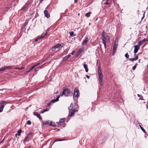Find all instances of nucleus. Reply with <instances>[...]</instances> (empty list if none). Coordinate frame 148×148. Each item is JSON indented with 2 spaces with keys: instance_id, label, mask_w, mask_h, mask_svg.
<instances>
[{
  "instance_id": "obj_43",
  "label": "nucleus",
  "mask_w": 148,
  "mask_h": 148,
  "mask_svg": "<svg viewBox=\"0 0 148 148\" xmlns=\"http://www.w3.org/2000/svg\"><path fill=\"white\" fill-rule=\"evenodd\" d=\"M38 16V13L37 10V12L34 18H36Z\"/></svg>"
},
{
  "instance_id": "obj_64",
  "label": "nucleus",
  "mask_w": 148,
  "mask_h": 148,
  "mask_svg": "<svg viewBox=\"0 0 148 148\" xmlns=\"http://www.w3.org/2000/svg\"><path fill=\"white\" fill-rule=\"evenodd\" d=\"M5 90V89H4V88H3V89H0V90Z\"/></svg>"
},
{
  "instance_id": "obj_52",
  "label": "nucleus",
  "mask_w": 148,
  "mask_h": 148,
  "mask_svg": "<svg viewBox=\"0 0 148 148\" xmlns=\"http://www.w3.org/2000/svg\"><path fill=\"white\" fill-rule=\"evenodd\" d=\"M54 130H55L56 131H60V130L58 128H55L54 129Z\"/></svg>"
},
{
  "instance_id": "obj_28",
  "label": "nucleus",
  "mask_w": 148,
  "mask_h": 148,
  "mask_svg": "<svg viewBox=\"0 0 148 148\" xmlns=\"http://www.w3.org/2000/svg\"><path fill=\"white\" fill-rule=\"evenodd\" d=\"M29 139V138L28 136H27L26 137L24 140L23 142L24 143H25V142H26L27 140H28Z\"/></svg>"
},
{
  "instance_id": "obj_57",
  "label": "nucleus",
  "mask_w": 148,
  "mask_h": 148,
  "mask_svg": "<svg viewBox=\"0 0 148 148\" xmlns=\"http://www.w3.org/2000/svg\"><path fill=\"white\" fill-rule=\"evenodd\" d=\"M50 104H51V103L50 102H49V103H47V106H49L50 105Z\"/></svg>"
},
{
  "instance_id": "obj_33",
  "label": "nucleus",
  "mask_w": 148,
  "mask_h": 148,
  "mask_svg": "<svg viewBox=\"0 0 148 148\" xmlns=\"http://www.w3.org/2000/svg\"><path fill=\"white\" fill-rule=\"evenodd\" d=\"M24 67H19V68H17V67H16L15 68V69H18V70H23V69H24Z\"/></svg>"
},
{
  "instance_id": "obj_59",
  "label": "nucleus",
  "mask_w": 148,
  "mask_h": 148,
  "mask_svg": "<svg viewBox=\"0 0 148 148\" xmlns=\"http://www.w3.org/2000/svg\"><path fill=\"white\" fill-rule=\"evenodd\" d=\"M74 51H73L71 53H70V54L72 55H73L74 54Z\"/></svg>"
},
{
  "instance_id": "obj_16",
  "label": "nucleus",
  "mask_w": 148,
  "mask_h": 148,
  "mask_svg": "<svg viewBox=\"0 0 148 148\" xmlns=\"http://www.w3.org/2000/svg\"><path fill=\"white\" fill-rule=\"evenodd\" d=\"M85 69V71L86 72H88V65L85 64L83 65Z\"/></svg>"
},
{
  "instance_id": "obj_7",
  "label": "nucleus",
  "mask_w": 148,
  "mask_h": 148,
  "mask_svg": "<svg viewBox=\"0 0 148 148\" xmlns=\"http://www.w3.org/2000/svg\"><path fill=\"white\" fill-rule=\"evenodd\" d=\"M106 35H101V39L103 41V42L105 48H106Z\"/></svg>"
},
{
  "instance_id": "obj_31",
  "label": "nucleus",
  "mask_w": 148,
  "mask_h": 148,
  "mask_svg": "<svg viewBox=\"0 0 148 148\" xmlns=\"http://www.w3.org/2000/svg\"><path fill=\"white\" fill-rule=\"evenodd\" d=\"M137 65L138 64L137 63H136L135 65L132 67V69L133 70H135Z\"/></svg>"
},
{
  "instance_id": "obj_61",
  "label": "nucleus",
  "mask_w": 148,
  "mask_h": 148,
  "mask_svg": "<svg viewBox=\"0 0 148 148\" xmlns=\"http://www.w3.org/2000/svg\"><path fill=\"white\" fill-rule=\"evenodd\" d=\"M35 67V66H34V65L33 66H32L31 68L33 69Z\"/></svg>"
},
{
  "instance_id": "obj_13",
  "label": "nucleus",
  "mask_w": 148,
  "mask_h": 148,
  "mask_svg": "<svg viewBox=\"0 0 148 148\" xmlns=\"http://www.w3.org/2000/svg\"><path fill=\"white\" fill-rule=\"evenodd\" d=\"M60 96H57V97L55 99H52L51 101V102L52 103H54L58 101L59 100V98L60 97Z\"/></svg>"
},
{
  "instance_id": "obj_51",
  "label": "nucleus",
  "mask_w": 148,
  "mask_h": 148,
  "mask_svg": "<svg viewBox=\"0 0 148 148\" xmlns=\"http://www.w3.org/2000/svg\"><path fill=\"white\" fill-rule=\"evenodd\" d=\"M141 41H142L143 43L144 42H145L146 41V40L145 39V38H144V39H143Z\"/></svg>"
},
{
  "instance_id": "obj_55",
  "label": "nucleus",
  "mask_w": 148,
  "mask_h": 148,
  "mask_svg": "<svg viewBox=\"0 0 148 148\" xmlns=\"http://www.w3.org/2000/svg\"><path fill=\"white\" fill-rule=\"evenodd\" d=\"M115 40H116V41H117L118 42V38L117 37H116V39H115Z\"/></svg>"
},
{
  "instance_id": "obj_36",
  "label": "nucleus",
  "mask_w": 148,
  "mask_h": 148,
  "mask_svg": "<svg viewBox=\"0 0 148 148\" xmlns=\"http://www.w3.org/2000/svg\"><path fill=\"white\" fill-rule=\"evenodd\" d=\"M6 102V101H5L4 100H1L0 101V104H2L3 103H4Z\"/></svg>"
},
{
  "instance_id": "obj_47",
  "label": "nucleus",
  "mask_w": 148,
  "mask_h": 148,
  "mask_svg": "<svg viewBox=\"0 0 148 148\" xmlns=\"http://www.w3.org/2000/svg\"><path fill=\"white\" fill-rule=\"evenodd\" d=\"M141 97L140 98L138 99V100H144V99L143 98V97L142 96H141Z\"/></svg>"
},
{
  "instance_id": "obj_54",
  "label": "nucleus",
  "mask_w": 148,
  "mask_h": 148,
  "mask_svg": "<svg viewBox=\"0 0 148 148\" xmlns=\"http://www.w3.org/2000/svg\"><path fill=\"white\" fill-rule=\"evenodd\" d=\"M145 17V13L143 14V16L141 18V21Z\"/></svg>"
},
{
  "instance_id": "obj_49",
  "label": "nucleus",
  "mask_w": 148,
  "mask_h": 148,
  "mask_svg": "<svg viewBox=\"0 0 148 148\" xmlns=\"http://www.w3.org/2000/svg\"><path fill=\"white\" fill-rule=\"evenodd\" d=\"M30 72H31V71L29 70H28L26 71L25 73L27 74V73H29Z\"/></svg>"
},
{
  "instance_id": "obj_50",
  "label": "nucleus",
  "mask_w": 148,
  "mask_h": 148,
  "mask_svg": "<svg viewBox=\"0 0 148 148\" xmlns=\"http://www.w3.org/2000/svg\"><path fill=\"white\" fill-rule=\"evenodd\" d=\"M40 63H41L40 62L38 63H37V64H36L34 65V66H35V67H36V66H37L39 65L40 64Z\"/></svg>"
},
{
  "instance_id": "obj_63",
  "label": "nucleus",
  "mask_w": 148,
  "mask_h": 148,
  "mask_svg": "<svg viewBox=\"0 0 148 148\" xmlns=\"http://www.w3.org/2000/svg\"><path fill=\"white\" fill-rule=\"evenodd\" d=\"M58 93H59V92H58V91H56V92L55 93H56V94H58Z\"/></svg>"
},
{
  "instance_id": "obj_22",
  "label": "nucleus",
  "mask_w": 148,
  "mask_h": 148,
  "mask_svg": "<svg viewBox=\"0 0 148 148\" xmlns=\"http://www.w3.org/2000/svg\"><path fill=\"white\" fill-rule=\"evenodd\" d=\"M91 12H89L87 13H86L85 14V16L87 17V18L89 17L90 16V14H91Z\"/></svg>"
},
{
  "instance_id": "obj_26",
  "label": "nucleus",
  "mask_w": 148,
  "mask_h": 148,
  "mask_svg": "<svg viewBox=\"0 0 148 148\" xmlns=\"http://www.w3.org/2000/svg\"><path fill=\"white\" fill-rule=\"evenodd\" d=\"M139 126L140 128L143 131V132L144 133H145L146 131L141 126V125H139Z\"/></svg>"
},
{
  "instance_id": "obj_39",
  "label": "nucleus",
  "mask_w": 148,
  "mask_h": 148,
  "mask_svg": "<svg viewBox=\"0 0 148 148\" xmlns=\"http://www.w3.org/2000/svg\"><path fill=\"white\" fill-rule=\"evenodd\" d=\"M56 46H55L54 47H53L52 48V49H51V51H54L55 50H56Z\"/></svg>"
},
{
  "instance_id": "obj_24",
  "label": "nucleus",
  "mask_w": 148,
  "mask_h": 148,
  "mask_svg": "<svg viewBox=\"0 0 148 148\" xmlns=\"http://www.w3.org/2000/svg\"><path fill=\"white\" fill-rule=\"evenodd\" d=\"M107 136H104L103 137V139L102 142H101V144L103 143L105 141V140L107 139Z\"/></svg>"
},
{
  "instance_id": "obj_29",
  "label": "nucleus",
  "mask_w": 148,
  "mask_h": 148,
  "mask_svg": "<svg viewBox=\"0 0 148 148\" xmlns=\"http://www.w3.org/2000/svg\"><path fill=\"white\" fill-rule=\"evenodd\" d=\"M69 58L67 57V56H65L63 59L62 61H66Z\"/></svg>"
},
{
  "instance_id": "obj_23",
  "label": "nucleus",
  "mask_w": 148,
  "mask_h": 148,
  "mask_svg": "<svg viewBox=\"0 0 148 148\" xmlns=\"http://www.w3.org/2000/svg\"><path fill=\"white\" fill-rule=\"evenodd\" d=\"M47 35V32H46L45 34L43 35V36H40L38 37V38H39V40L40 39H41L42 38H43L46 35Z\"/></svg>"
},
{
  "instance_id": "obj_58",
  "label": "nucleus",
  "mask_w": 148,
  "mask_h": 148,
  "mask_svg": "<svg viewBox=\"0 0 148 148\" xmlns=\"http://www.w3.org/2000/svg\"><path fill=\"white\" fill-rule=\"evenodd\" d=\"M86 77H87V78H88V79H89L90 78V76L87 75H86Z\"/></svg>"
},
{
  "instance_id": "obj_12",
  "label": "nucleus",
  "mask_w": 148,
  "mask_h": 148,
  "mask_svg": "<svg viewBox=\"0 0 148 148\" xmlns=\"http://www.w3.org/2000/svg\"><path fill=\"white\" fill-rule=\"evenodd\" d=\"M34 114L40 120L42 119V118L41 117L40 114L37 112H34Z\"/></svg>"
},
{
  "instance_id": "obj_1",
  "label": "nucleus",
  "mask_w": 148,
  "mask_h": 148,
  "mask_svg": "<svg viewBox=\"0 0 148 148\" xmlns=\"http://www.w3.org/2000/svg\"><path fill=\"white\" fill-rule=\"evenodd\" d=\"M72 95V93L71 92V89L66 87V88L64 89L61 96H62L64 95L65 97H67L71 96Z\"/></svg>"
},
{
  "instance_id": "obj_5",
  "label": "nucleus",
  "mask_w": 148,
  "mask_h": 148,
  "mask_svg": "<svg viewBox=\"0 0 148 148\" xmlns=\"http://www.w3.org/2000/svg\"><path fill=\"white\" fill-rule=\"evenodd\" d=\"M76 110L75 109L73 110H71L69 111V116L70 117H72L74 116L75 112Z\"/></svg>"
},
{
  "instance_id": "obj_45",
  "label": "nucleus",
  "mask_w": 148,
  "mask_h": 148,
  "mask_svg": "<svg viewBox=\"0 0 148 148\" xmlns=\"http://www.w3.org/2000/svg\"><path fill=\"white\" fill-rule=\"evenodd\" d=\"M134 58L136 59V60H137L138 58V55H137L136 56H135Z\"/></svg>"
},
{
  "instance_id": "obj_42",
  "label": "nucleus",
  "mask_w": 148,
  "mask_h": 148,
  "mask_svg": "<svg viewBox=\"0 0 148 148\" xmlns=\"http://www.w3.org/2000/svg\"><path fill=\"white\" fill-rule=\"evenodd\" d=\"M27 124L28 125H30L31 124V122L30 120H28L27 121Z\"/></svg>"
},
{
  "instance_id": "obj_62",
  "label": "nucleus",
  "mask_w": 148,
  "mask_h": 148,
  "mask_svg": "<svg viewBox=\"0 0 148 148\" xmlns=\"http://www.w3.org/2000/svg\"><path fill=\"white\" fill-rule=\"evenodd\" d=\"M137 96H138V97H140V96H141V95H139V94H138L137 95Z\"/></svg>"
},
{
  "instance_id": "obj_25",
  "label": "nucleus",
  "mask_w": 148,
  "mask_h": 148,
  "mask_svg": "<svg viewBox=\"0 0 148 148\" xmlns=\"http://www.w3.org/2000/svg\"><path fill=\"white\" fill-rule=\"evenodd\" d=\"M143 43V42L141 40L139 41L138 45H137L138 46L140 47L141 45H142Z\"/></svg>"
},
{
  "instance_id": "obj_17",
  "label": "nucleus",
  "mask_w": 148,
  "mask_h": 148,
  "mask_svg": "<svg viewBox=\"0 0 148 148\" xmlns=\"http://www.w3.org/2000/svg\"><path fill=\"white\" fill-rule=\"evenodd\" d=\"M64 122V120L63 119H61L60 121L57 122L56 123L58 125H61Z\"/></svg>"
},
{
  "instance_id": "obj_35",
  "label": "nucleus",
  "mask_w": 148,
  "mask_h": 148,
  "mask_svg": "<svg viewBox=\"0 0 148 148\" xmlns=\"http://www.w3.org/2000/svg\"><path fill=\"white\" fill-rule=\"evenodd\" d=\"M49 109H45L44 110H43L42 112H41V113H44L45 112H47V111H49Z\"/></svg>"
},
{
  "instance_id": "obj_15",
  "label": "nucleus",
  "mask_w": 148,
  "mask_h": 148,
  "mask_svg": "<svg viewBox=\"0 0 148 148\" xmlns=\"http://www.w3.org/2000/svg\"><path fill=\"white\" fill-rule=\"evenodd\" d=\"M55 46L56 48L60 49L63 47V45L61 44L58 43Z\"/></svg>"
},
{
  "instance_id": "obj_10",
  "label": "nucleus",
  "mask_w": 148,
  "mask_h": 148,
  "mask_svg": "<svg viewBox=\"0 0 148 148\" xmlns=\"http://www.w3.org/2000/svg\"><path fill=\"white\" fill-rule=\"evenodd\" d=\"M134 47V53H135L134 55H136V53L138 52V50L140 49V47L137 45H135Z\"/></svg>"
},
{
  "instance_id": "obj_8",
  "label": "nucleus",
  "mask_w": 148,
  "mask_h": 148,
  "mask_svg": "<svg viewBox=\"0 0 148 148\" xmlns=\"http://www.w3.org/2000/svg\"><path fill=\"white\" fill-rule=\"evenodd\" d=\"M12 68L11 66H5L3 67L0 68V72L1 71H5V70L8 69H10Z\"/></svg>"
},
{
  "instance_id": "obj_27",
  "label": "nucleus",
  "mask_w": 148,
  "mask_h": 148,
  "mask_svg": "<svg viewBox=\"0 0 148 148\" xmlns=\"http://www.w3.org/2000/svg\"><path fill=\"white\" fill-rule=\"evenodd\" d=\"M73 104L72 103H71V105H70V106L69 107V110H72V109L73 108Z\"/></svg>"
},
{
  "instance_id": "obj_14",
  "label": "nucleus",
  "mask_w": 148,
  "mask_h": 148,
  "mask_svg": "<svg viewBox=\"0 0 148 148\" xmlns=\"http://www.w3.org/2000/svg\"><path fill=\"white\" fill-rule=\"evenodd\" d=\"M88 37H86L85 40H84L82 42V45H84L87 43V42L88 41Z\"/></svg>"
},
{
  "instance_id": "obj_41",
  "label": "nucleus",
  "mask_w": 148,
  "mask_h": 148,
  "mask_svg": "<svg viewBox=\"0 0 148 148\" xmlns=\"http://www.w3.org/2000/svg\"><path fill=\"white\" fill-rule=\"evenodd\" d=\"M27 25V23H25L23 25V26L22 27V29H23L25 27V26H26Z\"/></svg>"
},
{
  "instance_id": "obj_21",
  "label": "nucleus",
  "mask_w": 148,
  "mask_h": 148,
  "mask_svg": "<svg viewBox=\"0 0 148 148\" xmlns=\"http://www.w3.org/2000/svg\"><path fill=\"white\" fill-rule=\"evenodd\" d=\"M49 125L50 126H51L53 127H55L56 126L55 124V123L54 122H52V121H51L50 122V123Z\"/></svg>"
},
{
  "instance_id": "obj_37",
  "label": "nucleus",
  "mask_w": 148,
  "mask_h": 148,
  "mask_svg": "<svg viewBox=\"0 0 148 148\" xmlns=\"http://www.w3.org/2000/svg\"><path fill=\"white\" fill-rule=\"evenodd\" d=\"M125 57L127 58H128L129 57V55H128L127 53H126L125 55Z\"/></svg>"
},
{
  "instance_id": "obj_9",
  "label": "nucleus",
  "mask_w": 148,
  "mask_h": 148,
  "mask_svg": "<svg viewBox=\"0 0 148 148\" xmlns=\"http://www.w3.org/2000/svg\"><path fill=\"white\" fill-rule=\"evenodd\" d=\"M84 48H79L77 53L76 54V56H79L80 54L84 51Z\"/></svg>"
},
{
  "instance_id": "obj_4",
  "label": "nucleus",
  "mask_w": 148,
  "mask_h": 148,
  "mask_svg": "<svg viewBox=\"0 0 148 148\" xmlns=\"http://www.w3.org/2000/svg\"><path fill=\"white\" fill-rule=\"evenodd\" d=\"M74 93L73 94V96L77 97H78L79 96V94L78 89L77 88H75L74 89Z\"/></svg>"
},
{
  "instance_id": "obj_38",
  "label": "nucleus",
  "mask_w": 148,
  "mask_h": 148,
  "mask_svg": "<svg viewBox=\"0 0 148 148\" xmlns=\"http://www.w3.org/2000/svg\"><path fill=\"white\" fill-rule=\"evenodd\" d=\"M5 106V105H1L0 106V109L3 110V108Z\"/></svg>"
},
{
  "instance_id": "obj_2",
  "label": "nucleus",
  "mask_w": 148,
  "mask_h": 148,
  "mask_svg": "<svg viewBox=\"0 0 148 148\" xmlns=\"http://www.w3.org/2000/svg\"><path fill=\"white\" fill-rule=\"evenodd\" d=\"M98 75L99 77V82L101 85H102L103 84V76L102 75V72L100 67H99L98 70Z\"/></svg>"
},
{
  "instance_id": "obj_60",
  "label": "nucleus",
  "mask_w": 148,
  "mask_h": 148,
  "mask_svg": "<svg viewBox=\"0 0 148 148\" xmlns=\"http://www.w3.org/2000/svg\"><path fill=\"white\" fill-rule=\"evenodd\" d=\"M77 0H74V3H76L77 2Z\"/></svg>"
},
{
  "instance_id": "obj_18",
  "label": "nucleus",
  "mask_w": 148,
  "mask_h": 148,
  "mask_svg": "<svg viewBox=\"0 0 148 148\" xmlns=\"http://www.w3.org/2000/svg\"><path fill=\"white\" fill-rule=\"evenodd\" d=\"M50 123V121H47L43 122L44 125H49Z\"/></svg>"
},
{
  "instance_id": "obj_46",
  "label": "nucleus",
  "mask_w": 148,
  "mask_h": 148,
  "mask_svg": "<svg viewBox=\"0 0 148 148\" xmlns=\"http://www.w3.org/2000/svg\"><path fill=\"white\" fill-rule=\"evenodd\" d=\"M39 40V38H38V37L37 38H36L35 39V40H34V41H38V40Z\"/></svg>"
},
{
  "instance_id": "obj_40",
  "label": "nucleus",
  "mask_w": 148,
  "mask_h": 148,
  "mask_svg": "<svg viewBox=\"0 0 148 148\" xmlns=\"http://www.w3.org/2000/svg\"><path fill=\"white\" fill-rule=\"evenodd\" d=\"M74 108H77V105L76 103H74Z\"/></svg>"
},
{
  "instance_id": "obj_32",
  "label": "nucleus",
  "mask_w": 148,
  "mask_h": 148,
  "mask_svg": "<svg viewBox=\"0 0 148 148\" xmlns=\"http://www.w3.org/2000/svg\"><path fill=\"white\" fill-rule=\"evenodd\" d=\"M129 60L132 62H133L134 61L136 60V59H135V58H130L129 59Z\"/></svg>"
},
{
  "instance_id": "obj_48",
  "label": "nucleus",
  "mask_w": 148,
  "mask_h": 148,
  "mask_svg": "<svg viewBox=\"0 0 148 148\" xmlns=\"http://www.w3.org/2000/svg\"><path fill=\"white\" fill-rule=\"evenodd\" d=\"M106 33L105 32V31L103 30L102 33V35H106Z\"/></svg>"
},
{
  "instance_id": "obj_19",
  "label": "nucleus",
  "mask_w": 148,
  "mask_h": 148,
  "mask_svg": "<svg viewBox=\"0 0 148 148\" xmlns=\"http://www.w3.org/2000/svg\"><path fill=\"white\" fill-rule=\"evenodd\" d=\"M64 139H56L54 141H53V144L55 142L58 141H62L64 140Z\"/></svg>"
},
{
  "instance_id": "obj_3",
  "label": "nucleus",
  "mask_w": 148,
  "mask_h": 148,
  "mask_svg": "<svg viewBox=\"0 0 148 148\" xmlns=\"http://www.w3.org/2000/svg\"><path fill=\"white\" fill-rule=\"evenodd\" d=\"M118 42H117V41H116L115 40L113 45V51L112 55H114L116 52V50L117 48V46L118 45Z\"/></svg>"
},
{
  "instance_id": "obj_20",
  "label": "nucleus",
  "mask_w": 148,
  "mask_h": 148,
  "mask_svg": "<svg viewBox=\"0 0 148 148\" xmlns=\"http://www.w3.org/2000/svg\"><path fill=\"white\" fill-rule=\"evenodd\" d=\"M70 36L71 37H73L76 36V34H74L73 32H69Z\"/></svg>"
},
{
  "instance_id": "obj_56",
  "label": "nucleus",
  "mask_w": 148,
  "mask_h": 148,
  "mask_svg": "<svg viewBox=\"0 0 148 148\" xmlns=\"http://www.w3.org/2000/svg\"><path fill=\"white\" fill-rule=\"evenodd\" d=\"M67 57H68V58H69V57H70L71 56V55L70 54H69V55L68 56H66Z\"/></svg>"
},
{
  "instance_id": "obj_30",
  "label": "nucleus",
  "mask_w": 148,
  "mask_h": 148,
  "mask_svg": "<svg viewBox=\"0 0 148 148\" xmlns=\"http://www.w3.org/2000/svg\"><path fill=\"white\" fill-rule=\"evenodd\" d=\"M22 130L21 129H20L19 130H18L17 131L18 136H19L20 135L21 133L22 132Z\"/></svg>"
},
{
  "instance_id": "obj_44",
  "label": "nucleus",
  "mask_w": 148,
  "mask_h": 148,
  "mask_svg": "<svg viewBox=\"0 0 148 148\" xmlns=\"http://www.w3.org/2000/svg\"><path fill=\"white\" fill-rule=\"evenodd\" d=\"M108 0H107L106 2H105L104 3L105 4H106L107 5H109V3L108 2Z\"/></svg>"
},
{
  "instance_id": "obj_11",
  "label": "nucleus",
  "mask_w": 148,
  "mask_h": 148,
  "mask_svg": "<svg viewBox=\"0 0 148 148\" xmlns=\"http://www.w3.org/2000/svg\"><path fill=\"white\" fill-rule=\"evenodd\" d=\"M45 16L47 18H49L50 15L48 13V11L47 10H45L44 12Z\"/></svg>"
},
{
  "instance_id": "obj_6",
  "label": "nucleus",
  "mask_w": 148,
  "mask_h": 148,
  "mask_svg": "<svg viewBox=\"0 0 148 148\" xmlns=\"http://www.w3.org/2000/svg\"><path fill=\"white\" fill-rule=\"evenodd\" d=\"M30 3L27 2L21 8V10L25 11L27 10L28 8L29 5L30 4Z\"/></svg>"
},
{
  "instance_id": "obj_53",
  "label": "nucleus",
  "mask_w": 148,
  "mask_h": 148,
  "mask_svg": "<svg viewBox=\"0 0 148 148\" xmlns=\"http://www.w3.org/2000/svg\"><path fill=\"white\" fill-rule=\"evenodd\" d=\"M39 70L38 68H36L35 70L34 71H38Z\"/></svg>"
},
{
  "instance_id": "obj_34",
  "label": "nucleus",
  "mask_w": 148,
  "mask_h": 148,
  "mask_svg": "<svg viewBox=\"0 0 148 148\" xmlns=\"http://www.w3.org/2000/svg\"><path fill=\"white\" fill-rule=\"evenodd\" d=\"M67 12V10H65L64 13H62L60 14V17H61L62 15H64Z\"/></svg>"
}]
</instances>
